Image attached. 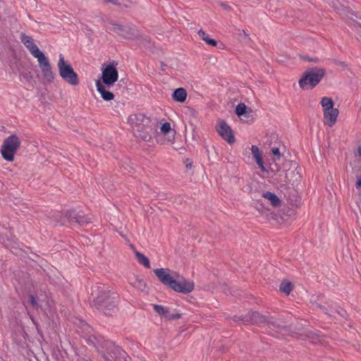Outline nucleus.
<instances>
[{
  "mask_svg": "<svg viewBox=\"0 0 361 361\" xmlns=\"http://www.w3.org/2000/svg\"><path fill=\"white\" fill-rule=\"evenodd\" d=\"M154 272L160 282L176 292L188 294L194 289L193 282L184 279L176 271L159 268L154 269Z\"/></svg>",
  "mask_w": 361,
  "mask_h": 361,
  "instance_id": "f257e3e1",
  "label": "nucleus"
},
{
  "mask_svg": "<svg viewBox=\"0 0 361 361\" xmlns=\"http://www.w3.org/2000/svg\"><path fill=\"white\" fill-rule=\"evenodd\" d=\"M134 135L145 142H149L157 131V123L144 114H134L128 118Z\"/></svg>",
  "mask_w": 361,
  "mask_h": 361,
  "instance_id": "f03ea898",
  "label": "nucleus"
},
{
  "mask_svg": "<svg viewBox=\"0 0 361 361\" xmlns=\"http://www.w3.org/2000/svg\"><path fill=\"white\" fill-rule=\"evenodd\" d=\"M94 292L97 294L94 300V307L105 314H111L116 307V295L104 285L95 286Z\"/></svg>",
  "mask_w": 361,
  "mask_h": 361,
  "instance_id": "7ed1b4c3",
  "label": "nucleus"
},
{
  "mask_svg": "<svg viewBox=\"0 0 361 361\" xmlns=\"http://www.w3.org/2000/svg\"><path fill=\"white\" fill-rule=\"evenodd\" d=\"M87 342L94 345L104 357L105 361H113L117 355L121 354V349L112 342L105 340L103 337L94 335L84 336Z\"/></svg>",
  "mask_w": 361,
  "mask_h": 361,
  "instance_id": "20e7f679",
  "label": "nucleus"
},
{
  "mask_svg": "<svg viewBox=\"0 0 361 361\" xmlns=\"http://www.w3.org/2000/svg\"><path fill=\"white\" fill-rule=\"evenodd\" d=\"M59 58L57 68L60 77L69 85L73 86L78 85V75L75 72L73 68L65 60L62 54H59Z\"/></svg>",
  "mask_w": 361,
  "mask_h": 361,
  "instance_id": "39448f33",
  "label": "nucleus"
},
{
  "mask_svg": "<svg viewBox=\"0 0 361 361\" xmlns=\"http://www.w3.org/2000/svg\"><path fill=\"white\" fill-rule=\"evenodd\" d=\"M20 145V139L16 135L8 137L4 141L1 147V155L3 158L8 161H13L14 154L17 152Z\"/></svg>",
  "mask_w": 361,
  "mask_h": 361,
  "instance_id": "423d86ee",
  "label": "nucleus"
},
{
  "mask_svg": "<svg viewBox=\"0 0 361 361\" xmlns=\"http://www.w3.org/2000/svg\"><path fill=\"white\" fill-rule=\"evenodd\" d=\"M321 104L324 111V122L331 127L334 125L338 115V110L334 108V102L330 97H323Z\"/></svg>",
  "mask_w": 361,
  "mask_h": 361,
  "instance_id": "0eeeda50",
  "label": "nucleus"
},
{
  "mask_svg": "<svg viewBox=\"0 0 361 361\" xmlns=\"http://www.w3.org/2000/svg\"><path fill=\"white\" fill-rule=\"evenodd\" d=\"M324 75L322 69L315 68L306 73L299 80L300 87L302 89L307 88L308 85L311 88L315 87L322 80Z\"/></svg>",
  "mask_w": 361,
  "mask_h": 361,
  "instance_id": "6e6552de",
  "label": "nucleus"
},
{
  "mask_svg": "<svg viewBox=\"0 0 361 361\" xmlns=\"http://www.w3.org/2000/svg\"><path fill=\"white\" fill-rule=\"evenodd\" d=\"M244 323L267 324L269 327L280 329L281 326L273 318L266 317L257 312H250L242 317Z\"/></svg>",
  "mask_w": 361,
  "mask_h": 361,
  "instance_id": "1a4fd4ad",
  "label": "nucleus"
},
{
  "mask_svg": "<svg viewBox=\"0 0 361 361\" xmlns=\"http://www.w3.org/2000/svg\"><path fill=\"white\" fill-rule=\"evenodd\" d=\"M90 221L91 219L90 217L76 213L73 210L67 211L64 218L61 220L62 224H66L68 222L72 226H84L90 223Z\"/></svg>",
  "mask_w": 361,
  "mask_h": 361,
  "instance_id": "9d476101",
  "label": "nucleus"
},
{
  "mask_svg": "<svg viewBox=\"0 0 361 361\" xmlns=\"http://www.w3.org/2000/svg\"><path fill=\"white\" fill-rule=\"evenodd\" d=\"M38 61L39 67L41 70L43 78L49 82H52L55 78L54 73L49 59L44 54L36 58Z\"/></svg>",
  "mask_w": 361,
  "mask_h": 361,
  "instance_id": "9b49d317",
  "label": "nucleus"
},
{
  "mask_svg": "<svg viewBox=\"0 0 361 361\" xmlns=\"http://www.w3.org/2000/svg\"><path fill=\"white\" fill-rule=\"evenodd\" d=\"M118 78V73L116 68L112 65H108L102 68V77L99 79L103 85L107 88L111 87Z\"/></svg>",
  "mask_w": 361,
  "mask_h": 361,
  "instance_id": "f8f14e48",
  "label": "nucleus"
},
{
  "mask_svg": "<svg viewBox=\"0 0 361 361\" xmlns=\"http://www.w3.org/2000/svg\"><path fill=\"white\" fill-rule=\"evenodd\" d=\"M109 30L126 39H133L136 37L137 30L134 27L111 23Z\"/></svg>",
  "mask_w": 361,
  "mask_h": 361,
  "instance_id": "ddd939ff",
  "label": "nucleus"
},
{
  "mask_svg": "<svg viewBox=\"0 0 361 361\" xmlns=\"http://www.w3.org/2000/svg\"><path fill=\"white\" fill-rule=\"evenodd\" d=\"M216 130L221 137L229 144H232L235 142L233 130L225 121H221L219 122L216 126Z\"/></svg>",
  "mask_w": 361,
  "mask_h": 361,
  "instance_id": "4468645a",
  "label": "nucleus"
},
{
  "mask_svg": "<svg viewBox=\"0 0 361 361\" xmlns=\"http://www.w3.org/2000/svg\"><path fill=\"white\" fill-rule=\"evenodd\" d=\"M20 39L23 44L26 47V48L30 51L31 54L35 58H37L38 56L44 54L34 43V41L32 37L25 34H22L20 36Z\"/></svg>",
  "mask_w": 361,
  "mask_h": 361,
  "instance_id": "2eb2a0df",
  "label": "nucleus"
},
{
  "mask_svg": "<svg viewBox=\"0 0 361 361\" xmlns=\"http://www.w3.org/2000/svg\"><path fill=\"white\" fill-rule=\"evenodd\" d=\"M160 130L162 134L167 136L164 143L173 144L175 140L176 132L175 130L171 129V124L169 122H165L161 125Z\"/></svg>",
  "mask_w": 361,
  "mask_h": 361,
  "instance_id": "dca6fc26",
  "label": "nucleus"
},
{
  "mask_svg": "<svg viewBox=\"0 0 361 361\" xmlns=\"http://www.w3.org/2000/svg\"><path fill=\"white\" fill-rule=\"evenodd\" d=\"M96 87L104 101H111L114 99V94L106 89L107 87L103 85L100 80L96 81Z\"/></svg>",
  "mask_w": 361,
  "mask_h": 361,
  "instance_id": "f3484780",
  "label": "nucleus"
},
{
  "mask_svg": "<svg viewBox=\"0 0 361 361\" xmlns=\"http://www.w3.org/2000/svg\"><path fill=\"white\" fill-rule=\"evenodd\" d=\"M251 151L258 166L262 171H265V167L264 166L262 154L259 149L257 146L252 145L251 147Z\"/></svg>",
  "mask_w": 361,
  "mask_h": 361,
  "instance_id": "a211bd4d",
  "label": "nucleus"
},
{
  "mask_svg": "<svg viewBox=\"0 0 361 361\" xmlns=\"http://www.w3.org/2000/svg\"><path fill=\"white\" fill-rule=\"evenodd\" d=\"M130 283L132 286L140 291H144L146 288L145 282L142 279H140L138 276H134L133 278L130 279Z\"/></svg>",
  "mask_w": 361,
  "mask_h": 361,
  "instance_id": "6ab92c4d",
  "label": "nucleus"
},
{
  "mask_svg": "<svg viewBox=\"0 0 361 361\" xmlns=\"http://www.w3.org/2000/svg\"><path fill=\"white\" fill-rule=\"evenodd\" d=\"M187 92L184 88L176 89L173 94V99L179 102H183L186 99Z\"/></svg>",
  "mask_w": 361,
  "mask_h": 361,
  "instance_id": "aec40b11",
  "label": "nucleus"
},
{
  "mask_svg": "<svg viewBox=\"0 0 361 361\" xmlns=\"http://www.w3.org/2000/svg\"><path fill=\"white\" fill-rule=\"evenodd\" d=\"M262 196L269 200L273 207H278L281 203L279 198L273 192H265L263 193Z\"/></svg>",
  "mask_w": 361,
  "mask_h": 361,
  "instance_id": "412c9836",
  "label": "nucleus"
},
{
  "mask_svg": "<svg viewBox=\"0 0 361 361\" xmlns=\"http://www.w3.org/2000/svg\"><path fill=\"white\" fill-rule=\"evenodd\" d=\"M198 35L208 45H210L212 47H216L217 45V42L214 39L209 38V35L207 34L204 30H200L198 31Z\"/></svg>",
  "mask_w": 361,
  "mask_h": 361,
  "instance_id": "4be33fe9",
  "label": "nucleus"
},
{
  "mask_svg": "<svg viewBox=\"0 0 361 361\" xmlns=\"http://www.w3.org/2000/svg\"><path fill=\"white\" fill-rule=\"evenodd\" d=\"M135 255L137 260L140 264L143 265L146 268H150V263L149 259L142 253L140 252L137 250L135 251Z\"/></svg>",
  "mask_w": 361,
  "mask_h": 361,
  "instance_id": "5701e85b",
  "label": "nucleus"
},
{
  "mask_svg": "<svg viewBox=\"0 0 361 361\" xmlns=\"http://www.w3.org/2000/svg\"><path fill=\"white\" fill-rule=\"evenodd\" d=\"M280 290L288 295L293 289V284L290 282L283 281L280 285Z\"/></svg>",
  "mask_w": 361,
  "mask_h": 361,
  "instance_id": "b1692460",
  "label": "nucleus"
},
{
  "mask_svg": "<svg viewBox=\"0 0 361 361\" xmlns=\"http://www.w3.org/2000/svg\"><path fill=\"white\" fill-rule=\"evenodd\" d=\"M154 310L161 316L168 317L169 310L165 307L159 305H153Z\"/></svg>",
  "mask_w": 361,
  "mask_h": 361,
  "instance_id": "393cba45",
  "label": "nucleus"
},
{
  "mask_svg": "<svg viewBox=\"0 0 361 361\" xmlns=\"http://www.w3.org/2000/svg\"><path fill=\"white\" fill-rule=\"evenodd\" d=\"M25 303L30 304L35 310H38L39 307L37 298L32 294L28 295V300Z\"/></svg>",
  "mask_w": 361,
  "mask_h": 361,
  "instance_id": "a878e982",
  "label": "nucleus"
},
{
  "mask_svg": "<svg viewBox=\"0 0 361 361\" xmlns=\"http://www.w3.org/2000/svg\"><path fill=\"white\" fill-rule=\"evenodd\" d=\"M246 110H247V106L243 103H240L236 106L235 114L238 116H241L245 114Z\"/></svg>",
  "mask_w": 361,
  "mask_h": 361,
  "instance_id": "bb28decb",
  "label": "nucleus"
},
{
  "mask_svg": "<svg viewBox=\"0 0 361 361\" xmlns=\"http://www.w3.org/2000/svg\"><path fill=\"white\" fill-rule=\"evenodd\" d=\"M140 43L146 47L150 48L151 39L147 36H141Z\"/></svg>",
  "mask_w": 361,
  "mask_h": 361,
  "instance_id": "cd10ccee",
  "label": "nucleus"
},
{
  "mask_svg": "<svg viewBox=\"0 0 361 361\" xmlns=\"http://www.w3.org/2000/svg\"><path fill=\"white\" fill-rule=\"evenodd\" d=\"M271 152H272L273 155L274 156V160L275 161H277V160L280 159V158L281 157V154L279 148L273 147L271 149Z\"/></svg>",
  "mask_w": 361,
  "mask_h": 361,
  "instance_id": "c85d7f7f",
  "label": "nucleus"
},
{
  "mask_svg": "<svg viewBox=\"0 0 361 361\" xmlns=\"http://www.w3.org/2000/svg\"><path fill=\"white\" fill-rule=\"evenodd\" d=\"M180 317H181L180 314H168V317H167V318L169 319H178Z\"/></svg>",
  "mask_w": 361,
  "mask_h": 361,
  "instance_id": "c756f323",
  "label": "nucleus"
},
{
  "mask_svg": "<svg viewBox=\"0 0 361 361\" xmlns=\"http://www.w3.org/2000/svg\"><path fill=\"white\" fill-rule=\"evenodd\" d=\"M3 243L7 247L13 248L14 246L13 245V243L10 242L8 239L6 241L4 239H3Z\"/></svg>",
  "mask_w": 361,
  "mask_h": 361,
  "instance_id": "7c9ffc66",
  "label": "nucleus"
},
{
  "mask_svg": "<svg viewBox=\"0 0 361 361\" xmlns=\"http://www.w3.org/2000/svg\"><path fill=\"white\" fill-rule=\"evenodd\" d=\"M336 312L338 314L341 315L342 317H345V315L346 314V312L343 309H341V310H336Z\"/></svg>",
  "mask_w": 361,
  "mask_h": 361,
  "instance_id": "2f4dec72",
  "label": "nucleus"
},
{
  "mask_svg": "<svg viewBox=\"0 0 361 361\" xmlns=\"http://www.w3.org/2000/svg\"><path fill=\"white\" fill-rule=\"evenodd\" d=\"M356 187L361 188V178L358 179L356 182Z\"/></svg>",
  "mask_w": 361,
  "mask_h": 361,
  "instance_id": "473e14b6",
  "label": "nucleus"
},
{
  "mask_svg": "<svg viewBox=\"0 0 361 361\" xmlns=\"http://www.w3.org/2000/svg\"><path fill=\"white\" fill-rule=\"evenodd\" d=\"M317 307H318L319 308L322 309V310L324 311V312L325 314H329V313L327 312V310H326V307H322V306H320V305H317Z\"/></svg>",
  "mask_w": 361,
  "mask_h": 361,
  "instance_id": "72a5a7b5",
  "label": "nucleus"
},
{
  "mask_svg": "<svg viewBox=\"0 0 361 361\" xmlns=\"http://www.w3.org/2000/svg\"><path fill=\"white\" fill-rule=\"evenodd\" d=\"M104 1L108 2V3H112L113 4H116V5L118 4V3L114 0H104Z\"/></svg>",
  "mask_w": 361,
  "mask_h": 361,
  "instance_id": "f704fd0d",
  "label": "nucleus"
},
{
  "mask_svg": "<svg viewBox=\"0 0 361 361\" xmlns=\"http://www.w3.org/2000/svg\"><path fill=\"white\" fill-rule=\"evenodd\" d=\"M357 153L360 157H361V145L357 148Z\"/></svg>",
  "mask_w": 361,
  "mask_h": 361,
  "instance_id": "c9c22d12",
  "label": "nucleus"
}]
</instances>
